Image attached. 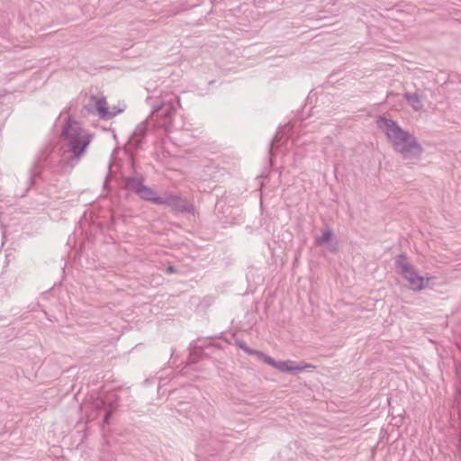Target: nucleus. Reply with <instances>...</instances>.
Returning <instances> with one entry per match:
<instances>
[{"mask_svg":"<svg viewBox=\"0 0 461 461\" xmlns=\"http://www.w3.org/2000/svg\"><path fill=\"white\" fill-rule=\"evenodd\" d=\"M121 181L122 188L134 194L143 201L157 205H167L181 213H194L195 211L194 204L181 196L167 193H165L164 196L158 195L155 190L144 184L145 178L141 174L131 176H122Z\"/></svg>","mask_w":461,"mask_h":461,"instance_id":"1","label":"nucleus"},{"mask_svg":"<svg viewBox=\"0 0 461 461\" xmlns=\"http://www.w3.org/2000/svg\"><path fill=\"white\" fill-rule=\"evenodd\" d=\"M377 127L384 131L394 151L405 159L418 158L422 153V147L417 139L402 129L395 121L380 116Z\"/></svg>","mask_w":461,"mask_h":461,"instance_id":"2","label":"nucleus"},{"mask_svg":"<svg viewBox=\"0 0 461 461\" xmlns=\"http://www.w3.org/2000/svg\"><path fill=\"white\" fill-rule=\"evenodd\" d=\"M61 136L68 146V152L70 153L68 164L74 167L86 153L93 135L87 133L78 122L68 116L64 122Z\"/></svg>","mask_w":461,"mask_h":461,"instance_id":"3","label":"nucleus"},{"mask_svg":"<svg viewBox=\"0 0 461 461\" xmlns=\"http://www.w3.org/2000/svg\"><path fill=\"white\" fill-rule=\"evenodd\" d=\"M395 267L398 273L409 283L413 291H420L427 285L429 278L418 274L415 267L408 262L406 254H400L395 259Z\"/></svg>","mask_w":461,"mask_h":461,"instance_id":"4","label":"nucleus"},{"mask_svg":"<svg viewBox=\"0 0 461 461\" xmlns=\"http://www.w3.org/2000/svg\"><path fill=\"white\" fill-rule=\"evenodd\" d=\"M90 100L93 101L94 104H86L84 110H86L87 113H97L102 120L112 119L122 112V110L110 111L104 96L97 97L92 95Z\"/></svg>","mask_w":461,"mask_h":461,"instance_id":"5","label":"nucleus"},{"mask_svg":"<svg viewBox=\"0 0 461 461\" xmlns=\"http://www.w3.org/2000/svg\"><path fill=\"white\" fill-rule=\"evenodd\" d=\"M176 109L173 104L161 102L153 106L152 117L156 118L159 127L167 130L172 125Z\"/></svg>","mask_w":461,"mask_h":461,"instance_id":"6","label":"nucleus"},{"mask_svg":"<svg viewBox=\"0 0 461 461\" xmlns=\"http://www.w3.org/2000/svg\"><path fill=\"white\" fill-rule=\"evenodd\" d=\"M260 360L283 373L291 374L294 373L295 371H302L306 368H315V366L313 365L307 364L304 366H299L295 365V363L291 360L276 361L265 353L263 354Z\"/></svg>","mask_w":461,"mask_h":461,"instance_id":"7","label":"nucleus"},{"mask_svg":"<svg viewBox=\"0 0 461 461\" xmlns=\"http://www.w3.org/2000/svg\"><path fill=\"white\" fill-rule=\"evenodd\" d=\"M50 153V149H43L32 164L30 169L31 185L34 184L36 178H40L41 176L42 171L46 167L51 168L50 162H49Z\"/></svg>","mask_w":461,"mask_h":461,"instance_id":"8","label":"nucleus"},{"mask_svg":"<svg viewBox=\"0 0 461 461\" xmlns=\"http://www.w3.org/2000/svg\"><path fill=\"white\" fill-rule=\"evenodd\" d=\"M319 248H322L323 250L330 253H335L339 250V240L330 229H326L319 236Z\"/></svg>","mask_w":461,"mask_h":461,"instance_id":"9","label":"nucleus"},{"mask_svg":"<svg viewBox=\"0 0 461 461\" xmlns=\"http://www.w3.org/2000/svg\"><path fill=\"white\" fill-rule=\"evenodd\" d=\"M114 397V400L112 402H108L105 399H98L94 402V407L97 411L104 410V415L103 419L104 425H109L110 420L116 410L118 404V396L113 395Z\"/></svg>","mask_w":461,"mask_h":461,"instance_id":"10","label":"nucleus"},{"mask_svg":"<svg viewBox=\"0 0 461 461\" xmlns=\"http://www.w3.org/2000/svg\"><path fill=\"white\" fill-rule=\"evenodd\" d=\"M147 130L148 129L145 122H141L137 125L127 142L128 149L134 151L138 150L141 147L142 141L147 135Z\"/></svg>","mask_w":461,"mask_h":461,"instance_id":"11","label":"nucleus"},{"mask_svg":"<svg viewBox=\"0 0 461 461\" xmlns=\"http://www.w3.org/2000/svg\"><path fill=\"white\" fill-rule=\"evenodd\" d=\"M288 140L285 129H279L274 138L271 140L268 149L270 160L273 159L275 151L282 147Z\"/></svg>","mask_w":461,"mask_h":461,"instance_id":"12","label":"nucleus"},{"mask_svg":"<svg viewBox=\"0 0 461 461\" xmlns=\"http://www.w3.org/2000/svg\"><path fill=\"white\" fill-rule=\"evenodd\" d=\"M403 96L408 104L411 105L414 111L419 112L422 110L423 104L421 101V95H420L418 92L405 93Z\"/></svg>","mask_w":461,"mask_h":461,"instance_id":"13","label":"nucleus"},{"mask_svg":"<svg viewBox=\"0 0 461 461\" xmlns=\"http://www.w3.org/2000/svg\"><path fill=\"white\" fill-rule=\"evenodd\" d=\"M235 345L242 349L244 352H246L248 355H250V356H255L258 360L261 359L264 352L262 351H259V350H256V349H253L251 348L250 347H249L246 342L242 339H235Z\"/></svg>","mask_w":461,"mask_h":461,"instance_id":"14","label":"nucleus"},{"mask_svg":"<svg viewBox=\"0 0 461 461\" xmlns=\"http://www.w3.org/2000/svg\"><path fill=\"white\" fill-rule=\"evenodd\" d=\"M214 300H213V297L210 296V295H206L204 296L201 301L200 303H198L197 305V311L198 312H205L209 307L212 306V304L213 303Z\"/></svg>","mask_w":461,"mask_h":461,"instance_id":"15","label":"nucleus"},{"mask_svg":"<svg viewBox=\"0 0 461 461\" xmlns=\"http://www.w3.org/2000/svg\"><path fill=\"white\" fill-rule=\"evenodd\" d=\"M205 354L203 352H192L189 354V362L193 364H196L201 361Z\"/></svg>","mask_w":461,"mask_h":461,"instance_id":"16","label":"nucleus"},{"mask_svg":"<svg viewBox=\"0 0 461 461\" xmlns=\"http://www.w3.org/2000/svg\"><path fill=\"white\" fill-rule=\"evenodd\" d=\"M166 272L167 274H174V273H176V268L174 267V266H168L167 268H166Z\"/></svg>","mask_w":461,"mask_h":461,"instance_id":"17","label":"nucleus"},{"mask_svg":"<svg viewBox=\"0 0 461 461\" xmlns=\"http://www.w3.org/2000/svg\"><path fill=\"white\" fill-rule=\"evenodd\" d=\"M104 189L109 190L110 189V184H109V176H106L105 181L104 183Z\"/></svg>","mask_w":461,"mask_h":461,"instance_id":"18","label":"nucleus"},{"mask_svg":"<svg viewBox=\"0 0 461 461\" xmlns=\"http://www.w3.org/2000/svg\"><path fill=\"white\" fill-rule=\"evenodd\" d=\"M117 110H120L119 108H117L116 106H113L110 109V111H117Z\"/></svg>","mask_w":461,"mask_h":461,"instance_id":"19","label":"nucleus"},{"mask_svg":"<svg viewBox=\"0 0 461 461\" xmlns=\"http://www.w3.org/2000/svg\"><path fill=\"white\" fill-rule=\"evenodd\" d=\"M322 19H323V17H321V16H320V15H319L318 21L320 22V21H321Z\"/></svg>","mask_w":461,"mask_h":461,"instance_id":"20","label":"nucleus"},{"mask_svg":"<svg viewBox=\"0 0 461 461\" xmlns=\"http://www.w3.org/2000/svg\"><path fill=\"white\" fill-rule=\"evenodd\" d=\"M314 240H315L314 243L317 244V237L316 236L314 237Z\"/></svg>","mask_w":461,"mask_h":461,"instance_id":"21","label":"nucleus"}]
</instances>
